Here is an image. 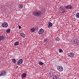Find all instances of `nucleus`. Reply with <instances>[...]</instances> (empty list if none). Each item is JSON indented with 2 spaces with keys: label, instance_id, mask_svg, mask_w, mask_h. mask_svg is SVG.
<instances>
[{
  "label": "nucleus",
  "instance_id": "1",
  "mask_svg": "<svg viewBox=\"0 0 79 79\" xmlns=\"http://www.w3.org/2000/svg\"><path fill=\"white\" fill-rule=\"evenodd\" d=\"M33 14L34 16H39L42 15V12L40 11H34L33 13Z\"/></svg>",
  "mask_w": 79,
  "mask_h": 79
},
{
  "label": "nucleus",
  "instance_id": "2",
  "mask_svg": "<svg viewBox=\"0 0 79 79\" xmlns=\"http://www.w3.org/2000/svg\"><path fill=\"white\" fill-rule=\"evenodd\" d=\"M60 11L61 13H64L65 12V10L64 7L61 6L59 8Z\"/></svg>",
  "mask_w": 79,
  "mask_h": 79
},
{
  "label": "nucleus",
  "instance_id": "3",
  "mask_svg": "<svg viewBox=\"0 0 79 79\" xmlns=\"http://www.w3.org/2000/svg\"><path fill=\"white\" fill-rule=\"evenodd\" d=\"M57 69L59 71H63V67L61 66H58Z\"/></svg>",
  "mask_w": 79,
  "mask_h": 79
},
{
  "label": "nucleus",
  "instance_id": "4",
  "mask_svg": "<svg viewBox=\"0 0 79 79\" xmlns=\"http://www.w3.org/2000/svg\"><path fill=\"white\" fill-rule=\"evenodd\" d=\"M23 59H20L17 62V64L18 65H21V64L23 63Z\"/></svg>",
  "mask_w": 79,
  "mask_h": 79
},
{
  "label": "nucleus",
  "instance_id": "5",
  "mask_svg": "<svg viewBox=\"0 0 79 79\" xmlns=\"http://www.w3.org/2000/svg\"><path fill=\"white\" fill-rule=\"evenodd\" d=\"M65 8L66 9H67V10H71L73 8V7L72 6L69 5L65 6Z\"/></svg>",
  "mask_w": 79,
  "mask_h": 79
},
{
  "label": "nucleus",
  "instance_id": "6",
  "mask_svg": "<svg viewBox=\"0 0 79 79\" xmlns=\"http://www.w3.org/2000/svg\"><path fill=\"white\" fill-rule=\"evenodd\" d=\"M49 74L51 77H54L55 76V73L52 71H50L49 72Z\"/></svg>",
  "mask_w": 79,
  "mask_h": 79
},
{
  "label": "nucleus",
  "instance_id": "7",
  "mask_svg": "<svg viewBox=\"0 0 79 79\" xmlns=\"http://www.w3.org/2000/svg\"><path fill=\"white\" fill-rule=\"evenodd\" d=\"M6 72L5 71H2L1 72L0 76H6Z\"/></svg>",
  "mask_w": 79,
  "mask_h": 79
},
{
  "label": "nucleus",
  "instance_id": "8",
  "mask_svg": "<svg viewBox=\"0 0 79 79\" xmlns=\"http://www.w3.org/2000/svg\"><path fill=\"white\" fill-rule=\"evenodd\" d=\"M2 26H3V27H8V23L6 22H4L2 23Z\"/></svg>",
  "mask_w": 79,
  "mask_h": 79
},
{
  "label": "nucleus",
  "instance_id": "9",
  "mask_svg": "<svg viewBox=\"0 0 79 79\" xmlns=\"http://www.w3.org/2000/svg\"><path fill=\"white\" fill-rule=\"evenodd\" d=\"M68 56L69 57H73L74 56V54L73 52H70L68 54Z\"/></svg>",
  "mask_w": 79,
  "mask_h": 79
},
{
  "label": "nucleus",
  "instance_id": "10",
  "mask_svg": "<svg viewBox=\"0 0 79 79\" xmlns=\"http://www.w3.org/2000/svg\"><path fill=\"white\" fill-rule=\"evenodd\" d=\"M44 31L42 29H40L38 32L39 34H42L43 33H44Z\"/></svg>",
  "mask_w": 79,
  "mask_h": 79
},
{
  "label": "nucleus",
  "instance_id": "11",
  "mask_svg": "<svg viewBox=\"0 0 79 79\" xmlns=\"http://www.w3.org/2000/svg\"><path fill=\"white\" fill-rule=\"evenodd\" d=\"M52 25L53 23H51V22H49L48 23V28H50V27H51L52 26Z\"/></svg>",
  "mask_w": 79,
  "mask_h": 79
},
{
  "label": "nucleus",
  "instance_id": "12",
  "mask_svg": "<svg viewBox=\"0 0 79 79\" xmlns=\"http://www.w3.org/2000/svg\"><path fill=\"white\" fill-rule=\"evenodd\" d=\"M74 42L75 44H79V40H78V39H77L74 40Z\"/></svg>",
  "mask_w": 79,
  "mask_h": 79
},
{
  "label": "nucleus",
  "instance_id": "13",
  "mask_svg": "<svg viewBox=\"0 0 79 79\" xmlns=\"http://www.w3.org/2000/svg\"><path fill=\"white\" fill-rule=\"evenodd\" d=\"M5 39V36L3 35H0V40H4Z\"/></svg>",
  "mask_w": 79,
  "mask_h": 79
},
{
  "label": "nucleus",
  "instance_id": "14",
  "mask_svg": "<svg viewBox=\"0 0 79 79\" xmlns=\"http://www.w3.org/2000/svg\"><path fill=\"white\" fill-rule=\"evenodd\" d=\"M35 30V28L34 27H32L30 29V32H34Z\"/></svg>",
  "mask_w": 79,
  "mask_h": 79
},
{
  "label": "nucleus",
  "instance_id": "15",
  "mask_svg": "<svg viewBox=\"0 0 79 79\" xmlns=\"http://www.w3.org/2000/svg\"><path fill=\"white\" fill-rule=\"evenodd\" d=\"M18 6L19 8H21L23 7V4H21V3H20Z\"/></svg>",
  "mask_w": 79,
  "mask_h": 79
},
{
  "label": "nucleus",
  "instance_id": "16",
  "mask_svg": "<svg viewBox=\"0 0 79 79\" xmlns=\"http://www.w3.org/2000/svg\"><path fill=\"white\" fill-rule=\"evenodd\" d=\"M20 35H21V37H23V38L25 37V36H26V35L25 34H24L23 33H21L20 34Z\"/></svg>",
  "mask_w": 79,
  "mask_h": 79
},
{
  "label": "nucleus",
  "instance_id": "17",
  "mask_svg": "<svg viewBox=\"0 0 79 79\" xmlns=\"http://www.w3.org/2000/svg\"><path fill=\"white\" fill-rule=\"evenodd\" d=\"M19 45V41H17L15 42L14 44V45L15 46H17Z\"/></svg>",
  "mask_w": 79,
  "mask_h": 79
},
{
  "label": "nucleus",
  "instance_id": "18",
  "mask_svg": "<svg viewBox=\"0 0 79 79\" xmlns=\"http://www.w3.org/2000/svg\"><path fill=\"white\" fill-rule=\"evenodd\" d=\"M26 73H23L22 74V76L23 77H26Z\"/></svg>",
  "mask_w": 79,
  "mask_h": 79
},
{
  "label": "nucleus",
  "instance_id": "19",
  "mask_svg": "<svg viewBox=\"0 0 79 79\" xmlns=\"http://www.w3.org/2000/svg\"><path fill=\"white\" fill-rule=\"evenodd\" d=\"M44 63L41 61L39 62V64H40V65H44Z\"/></svg>",
  "mask_w": 79,
  "mask_h": 79
},
{
  "label": "nucleus",
  "instance_id": "20",
  "mask_svg": "<svg viewBox=\"0 0 79 79\" xmlns=\"http://www.w3.org/2000/svg\"><path fill=\"white\" fill-rule=\"evenodd\" d=\"M10 31H11V30L10 29H7L6 31V32H7V33H10Z\"/></svg>",
  "mask_w": 79,
  "mask_h": 79
},
{
  "label": "nucleus",
  "instance_id": "21",
  "mask_svg": "<svg viewBox=\"0 0 79 79\" xmlns=\"http://www.w3.org/2000/svg\"><path fill=\"white\" fill-rule=\"evenodd\" d=\"M60 40V38L58 37H57L55 38V40L56 41H59Z\"/></svg>",
  "mask_w": 79,
  "mask_h": 79
},
{
  "label": "nucleus",
  "instance_id": "22",
  "mask_svg": "<svg viewBox=\"0 0 79 79\" xmlns=\"http://www.w3.org/2000/svg\"><path fill=\"white\" fill-rule=\"evenodd\" d=\"M12 61L14 63H16V59H12Z\"/></svg>",
  "mask_w": 79,
  "mask_h": 79
},
{
  "label": "nucleus",
  "instance_id": "23",
  "mask_svg": "<svg viewBox=\"0 0 79 79\" xmlns=\"http://www.w3.org/2000/svg\"><path fill=\"white\" fill-rule=\"evenodd\" d=\"M59 53H62L63 52V50L61 49H59Z\"/></svg>",
  "mask_w": 79,
  "mask_h": 79
},
{
  "label": "nucleus",
  "instance_id": "24",
  "mask_svg": "<svg viewBox=\"0 0 79 79\" xmlns=\"http://www.w3.org/2000/svg\"><path fill=\"white\" fill-rule=\"evenodd\" d=\"M76 17L79 18V13H77L76 14Z\"/></svg>",
  "mask_w": 79,
  "mask_h": 79
},
{
  "label": "nucleus",
  "instance_id": "25",
  "mask_svg": "<svg viewBox=\"0 0 79 79\" xmlns=\"http://www.w3.org/2000/svg\"><path fill=\"white\" fill-rule=\"evenodd\" d=\"M53 79H59L58 78V77H57L56 76H55L53 78Z\"/></svg>",
  "mask_w": 79,
  "mask_h": 79
},
{
  "label": "nucleus",
  "instance_id": "26",
  "mask_svg": "<svg viewBox=\"0 0 79 79\" xmlns=\"http://www.w3.org/2000/svg\"><path fill=\"white\" fill-rule=\"evenodd\" d=\"M19 29H21V26H19Z\"/></svg>",
  "mask_w": 79,
  "mask_h": 79
},
{
  "label": "nucleus",
  "instance_id": "27",
  "mask_svg": "<svg viewBox=\"0 0 79 79\" xmlns=\"http://www.w3.org/2000/svg\"><path fill=\"white\" fill-rule=\"evenodd\" d=\"M47 40V39H44V42H46Z\"/></svg>",
  "mask_w": 79,
  "mask_h": 79
},
{
  "label": "nucleus",
  "instance_id": "28",
  "mask_svg": "<svg viewBox=\"0 0 79 79\" xmlns=\"http://www.w3.org/2000/svg\"><path fill=\"white\" fill-rule=\"evenodd\" d=\"M16 67H17V68H18V66H16Z\"/></svg>",
  "mask_w": 79,
  "mask_h": 79
}]
</instances>
